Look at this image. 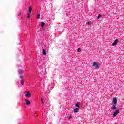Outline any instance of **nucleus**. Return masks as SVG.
Segmentation results:
<instances>
[{
  "mask_svg": "<svg viewBox=\"0 0 124 124\" xmlns=\"http://www.w3.org/2000/svg\"><path fill=\"white\" fill-rule=\"evenodd\" d=\"M92 66H93V67H95V68H98V64L96 62H93Z\"/></svg>",
  "mask_w": 124,
  "mask_h": 124,
  "instance_id": "1",
  "label": "nucleus"
},
{
  "mask_svg": "<svg viewBox=\"0 0 124 124\" xmlns=\"http://www.w3.org/2000/svg\"><path fill=\"white\" fill-rule=\"evenodd\" d=\"M119 113H120V110H119V109L116 110L113 115L114 118H115V117H116V116H117V115H118V114H119Z\"/></svg>",
  "mask_w": 124,
  "mask_h": 124,
  "instance_id": "2",
  "label": "nucleus"
},
{
  "mask_svg": "<svg viewBox=\"0 0 124 124\" xmlns=\"http://www.w3.org/2000/svg\"><path fill=\"white\" fill-rule=\"evenodd\" d=\"M78 112H79V108H76L74 109V113H78Z\"/></svg>",
  "mask_w": 124,
  "mask_h": 124,
  "instance_id": "3",
  "label": "nucleus"
},
{
  "mask_svg": "<svg viewBox=\"0 0 124 124\" xmlns=\"http://www.w3.org/2000/svg\"><path fill=\"white\" fill-rule=\"evenodd\" d=\"M26 93L27 94L25 95V96H26V97H30L31 96V93H30V92H29V91H27Z\"/></svg>",
  "mask_w": 124,
  "mask_h": 124,
  "instance_id": "4",
  "label": "nucleus"
},
{
  "mask_svg": "<svg viewBox=\"0 0 124 124\" xmlns=\"http://www.w3.org/2000/svg\"><path fill=\"white\" fill-rule=\"evenodd\" d=\"M118 44V39L115 40L114 42L112 43L113 46H115L116 44Z\"/></svg>",
  "mask_w": 124,
  "mask_h": 124,
  "instance_id": "5",
  "label": "nucleus"
},
{
  "mask_svg": "<svg viewBox=\"0 0 124 124\" xmlns=\"http://www.w3.org/2000/svg\"><path fill=\"white\" fill-rule=\"evenodd\" d=\"M25 102L26 103V105H30L31 104V102L29 100L25 99Z\"/></svg>",
  "mask_w": 124,
  "mask_h": 124,
  "instance_id": "6",
  "label": "nucleus"
},
{
  "mask_svg": "<svg viewBox=\"0 0 124 124\" xmlns=\"http://www.w3.org/2000/svg\"><path fill=\"white\" fill-rule=\"evenodd\" d=\"M112 110H116L117 109V106L116 105H113L112 107H111Z\"/></svg>",
  "mask_w": 124,
  "mask_h": 124,
  "instance_id": "7",
  "label": "nucleus"
},
{
  "mask_svg": "<svg viewBox=\"0 0 124 124\" xmlns=\"http://www.w3.org/2000/svg\"><path fill=\"white\" fill-rule=\"evenodd\" d=\"M117 98H114L113 99V102L114 104H117Z\"/></svg>",
  "mask_w": 124,
  "mask_h": 124,
  "instance_id": "8",
  "label": "nucleus"
},
{
  "mask_svg": "<svg viewBox=\"0 0 124 124\" xmlns=\"http://www.w3.org/2000/svg\"><path fill=\"white\" fill-rule=\"evenodd\" d=\"M76 107H78V108H80V103L78 102L76 104Z\"/></svg>",
  "mask_w": 124,
  "mask_h": 124,
  "instance_id": "9",
  "label": "nucleus"
},
{
  "mask_svg": "<svg viewBox=\"0 0 124 124\" xmlns=\"http://www.w3.org/2000/svg\"><path fill=\"white\" fill-rule=\"evenodd\" d=\"M42 54L45 56L46 55V52H45V50L44 49H42Z\"/></svg>",
  "mask_w": 124,
  "mask_h": 124,
  "instance_id": "10",
  "label": "nucleus"
},
{
  "mask_svg": "<svg viewBox=\"0 0 124 124\" xmlns=\"http://www.w3.org/2000/svg\"><path fill=\"white\" fill-rule=\"evenodd\" d=\"M32 8H31V7H29V12H30V13H31V10H32Z\"/></svg>",
  "mask_w": 124,
  "mask_h": 124,
  "instance_id": "11",
  "label": "nucleus"
},
{
  "mask_svg": "<svg viewBox=\"0 0 124 124\" xmlns=\"http://www.w3.org/2000/svg\"><path fill=\"white\" fill-rule=\"evenodd\" d=\"M44 25H45V23L44 22H41L42 28H43V27H44Z\"/></svg>",
  "mask_w": 124,
  "mask_h": 124,
  "instance_id": "12",
  "label": "nucleus"
},
{
  "mask_svg": "<svg viewBox=\"0 0 124 124\" xmlns=\"http://www.w3.org/2000/svg\"><path fill=\"white\" fill-rule=\"evenodd\" d=\"M37 18V19H40V14H38Z\"/></svg>",
  "mask_w": 124,
  "mask_h": 124,
  "instance_id": "13",
  "label": "nucleus"
},
{
  "mask_svg": "<svg viewBox=\"0 0 124 124\" xmlns=\"http://www.w3.org/2000/svg\"><path fill=\"white\" fill-rule=\"evenodd\" d=\"M30 17H31V15H30V14H28V16H27V18L29 19V18H30Z\"/></svg>",
  "mask_w": 124,
  "mask_h": 124,
  "instance_id": "14",
  "label": "nucleus"
},
{
  "mask_svg": "<svg viewBox=\"0 0 124 124\" xmlns=\"http://www.w3.org/2000/svg\"><path fill=\"white\" fill-rule=\"evenodd\" d=\"M21 85H24V81H23V80H21Z\"/></svg>",
  "mask_w": 124,
  "mask_h": 124,
  "instance_id": "15",
  "label": "nucleus"
},
{
  "mask_svg": "<svg viewBox=\"0 0 124 124\" xmlns=\"http://www.w3.org/2000/svg\"><path fill=\"white\" fill-rule=\"evenodd\" d=\"M101 17V15H99L98 16V19H100Z\"/></svg>",
  "mask_w": 124,
  "mask_h": 124,
  "instance_id": "16",
  "label": "nucleus"
},
{
  "mask_svg": "<svg viewBox=\"0 0 124 124\" xmlns=\"http://www.w3.org/2000/svg\"><path fill=\"white\" fill-rule=\"evenodd\" d=\"M78 52H81V48H78Z\"/></svg>",
  "mask_w": 124,
  "mask_h": 124,
  "instance_id": "17",
  "label": "nucleus"
},
{
  "mask_svg": "<svg viewBox=\"0 0 124 124\" xmlns=\"http://www.w3.org/2000/svg\"><path fill=\"white\" fill-rule=\"evenodd\" d=\"M87 24H88V25H90L91 24V21H88Z\"/></svg>",
  "mask_w": 124,
  "mask_h": 124,
  "instance_id": "18",
  "label": "nucleus"
},
{
  "mask_svg": "<svg viewBox=\"0 0 124 124\" xmlns=\"http://www.w3.org/2000/svg\"><path fill=\"white\" fill-rule=\"evenodd\" d=\"M41 101L42 103H44V102H43V98L41 99Z\"/></svg>",
  "mask_w": 124,
  "mask_h": 124,
  "instance_id": "19",
  "label": "nucleus"
},
{
  "mask_svg": "<svg viewBox=\"0 0 124 124\" xmlns=\"http://www.w3.org/2000/svg\"><path fill=\"white\" fill-rule=\"evenodd\" d=\"M71 118H72V117L71 116H70L69 117V119H71Z\"/></svg>",
  "mask_w": 124,
  "mask_h": 124,
  "instance_id": "20",
  "label": "nucleus"
},
{
  "mask_svg": "<svg viewBox=\"0 0 124 124\" xmlns=\"http://www.w3.org/2000/svg\"><path fill=\"white\" fill-rule=\"evenodd\" d=\"M20 78H22V79H23V77H20Z\"/></svg>",
  "mask_w": 124,
  "mask_h": 124,
  "instance_id": "21",
  "label": "nucleus"
}]
</instances>
